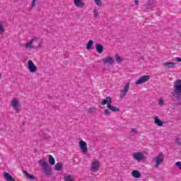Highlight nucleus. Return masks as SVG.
Returning <instances> with one entry per match:
<instances>
[{
	"mask_svg": "<svg viewBox=\"0 0 181 181\" xmlns=\"http://www.w3.org/2000/svg\"><path fill=\"white\" fill-rule=\"evenodd\" d=\"M172 95L174 97L181 96V80H177L175 81Z\"/></svg>",
	"mask_w": 181,
	"mask_h": 181,
	"instance_id": "obj_1",
	"label": "nucleus"
},
{
	"mask_svg": "<svg viewBox=\"0 0 181 181\" xmlns=\"http://www.w3.org/2000/svg\"><path fill=\"white\" fill-rule=\"evenodd\" d=\"M39 163H40L42 168L43 173L45 175V176L52 175V168L49 166V163H47V162L40 160Z\"/></svg>",
	"mask_w": 181,
	"mask_h": 181,
	"instance_id": "obj_2",
	"label": "nucleus"
},
{
	"mask_svg": "<svg viewBox=\"0 0 181 181\" xmlns=\"http://www.w3.org/2000/svg\"><path fill=\"white\" fill-rule=\"evenodd\" d=\"M163 159H165V156H163V153H159L158 156L154 158V160H156L155 168H156V169H159V165L163 163Z\"/></svg>",
	"mask_w": 181,
	"mask_h": 181,
	"instance_id": "obj_3",
	"label": "nucleus"
},
{
	"mask_svg": "<svg viewBox=\"0 0 181 181\" xmlns=\"http://www.w3.org/2000/svg\"><path fill=\"white\" fill-rule=\"evenodd\" d=\"M100 161L98 160H95L94 161L92 162V167H91V170L92 172H98V169H100Z\"/></svg>",
	"mask_w": 181,
	"mask_h": 181,
	"instance_id": "obj_4",
	"label": "nucleus"
},
{
	"mask_svg": "<svg viewBox=\"0 0 181 181\" xmlns=\"http://www.w3.org/2000/svg\"><path fill=\"white\" fill-rule=\"evenodd\" d=\"M149 78H151L150 76L144 75L136 81V84H144V83L148 81Z\"/></svg>",
	"mask_w": 181,
	"mask_h": 181,
	"instance_id": "obj_5",
	"label": "nucleus"
},
{
	"mask_svg": "<svg viewBox=\"0 0 181 181\" xmlns=\"http://www.w3.org/2000/svg\"><path fill=\"white\" fill-rule=\"evenodd\" d=\"M28 70H30V73H35L37 70V67L35 66V64L32 60H29L28 62Z\"/></svg>",
	"mask_w": 181,
	"mask_h": 181,
	"instance_id": "obj_6",
	"label": "nucleus"
},
{
	"mask_svg": "<svg viewBox=\"0 0 181 181\" xmlns=\"http://www.w3.org/2000/svg\"><path fill=\"white\" fill-rule=\"evenodd\" d=\"M12 107L17 112L21 111V107L19 106V101L17 100L16 98L13 99L11 101Z\"/></svg>",
	"mask_w": 181,
	"mask_h": 181,
	"instance_id": "obj_7",
	"label": "nucleus"
},
{
	"mask_svg": "<svg viewBox=\"0 0 181 181\" xmlns=\"http://www.w3.org/2000/svg\"><path fill=\"white\" fill-rule=\"evenodd\" d=\"M103 62L104 64H107V66H111L114 64V58L112 57H107L103 59Z\"/></svg>",
	"mask_w": 181,
	"mask_h": 181,
	"instance_id": "obj_8",
	"label": "nucleus"
},
{
	"mask_svg": "<svg viewBox=\"0 0 181 181\" xmlns=\"http://www.w3.org/2000/svg\"><path fill=\"white\" fill-rule=\"evenodd\" d=\"M79 146L81 148V151L83 153H87L88 148H87V143L83 140L79 141Z\"/></svg>",
	"mask_w": 181,
	"mask_h": 181,
	"instance_id": "obj_9",
	"label": "nucleus"
},
{
	"mask_svg": "<svg viewBox=\"0 0 181 181\" xmlns=\"http://www.w3.org/2000/svg\"><path fill=\"white\" fill-rule=\"evenodd\" d=\"M129 90V83H127L124 86V89L122 90V95H120V98H124V97L127 95V93H128Z\"/></svg>",
	"mask_w": 181,
	"mask_h": 181,
	"instance_id": "obj_10",
	"label": "nucleus"
},
{
	"mask_svg": "<svg viewBox=\"0 0 181 181\" xmlns=\"http://www.w3.org/2000/svg\"><path fill=\"white\" fill-rule=\"evenodd\" d=\"M176 65L174 62H164L163 63V66L165 69H175V66Z\"/></svg>",
	"mask_w": 181,
	"mask_h": 181,
	"instance_id": "obj_11",
	"label": "nucleus"
},
{
	"mask_svg": "<svg viewBox=\"0 0 181 181\" xmlns=\"http://www.w3.org/2000/svg\"><path fill=\"white\" fill-rule=\"evenodd\" d=\"M106 104L107 107H108V104H112V100L111 99V97L107 96L105 98V99L103 100L101 103V105H106Z\"/></svg>",
	"mask_w": 181,
	"mask_h": 181,
	"instance_id": "obj_12",
	"label": "nucleus"
},
{
	"mask_svg": "<svg viewBox=\"0 0 181 181\" xmlns=\"http://www.w3.org/2000/svg\"><path fill=\"white\" fill-rule=\"evenodd\" d=\"M36 40H37V38H33L29 42L25 44V47H26V49H33L35 47L33 46V42H36Z\"/></svg>",
	"mask_w": 181,
	"mask_h": 181,
	"instance_id": "obj_13",
	"label": "nucleus"
},
{
	"mask_svg": "<svg viewBox=\"0 0 181 181\" xmlns=\"http://www.w3.org/2000/svg\"><path fill=\"white\" fill-rule=\"evenodd\" d=\"M133 158L136 160L140 162V160H142L144 159V154L141 153H134L133 154Z\"/></svg>",
	"mask_w": 181,
	"mask_h": 181,
	"instance_id": "obj_14",
	"label": "nucleus"
},
{
	"mask_svg": "<svg viewBox=\"0 0 181 181\" xmlns=\"http://www.w3.org/2000/svg\"><path fill=\"white\" fill-rule=\"evenodd\" d=\"M74 4L77 8H84V3L81 0H74Z\"/></svg>",
	"mask_w": 181,
	"mask_h": 181,
	"instance_id": "obj_15",
	"label": "nucleus"
},
{
	"mask_svg": "<svg viewBox=\"0 0 181 181\" xmlns=\"http://www.w3.org/2000/svg\"><path fill=\"white\" fill-rule=\"evenodd\" d=\"M4 179L7 181H16L15 178L11 175L8 173H4Z\"/></svg>",
	"mask_w": 181,
	"mask_h": 181,
	"instance_id": "obj_16",
	"label": "nucleus"
},
{
	"mask_svg": "<svg viewBox=\"0 0 181 181\" xmlns=\"http://www.w3.org/2000/svg\"><path fill=\"white\" fill-rule=\"evenodd\" d=\"M95 49H96V52H98V53L101 54L104 51V46H103V45H101V44H96Z\"/></svg>",
	"mask_w": 181,
	"mask_h": 181,
	"instance_id": "obj_17",
	"label": "nucleus"
},
{
	"mask_svg": "<svg viewBox=\"0 0 181 181\" xmlns=\"http://www.w3.org/2000/svg\"><path fill=\"white\" fill-rule=\"evenodd\" d=\"M132 175L133 176V177H135L136 179H139V177H141V173H139V171L134 170L132 172Z\"/></svg>",
	"mask_w": 181,
	"mask_h": 181,
	"instance_id": "obj_18",
	"label": "nucleus"
},
{
	"mask_svg": "<svg viewBox=\"0 0 181 181\" xmlns=\"http://www.w3.org/2000/svg\"><path fill=\"white\" fill-rule=\"evenodd\" d=\"M107 108L108 110H110V111H112L113 112H118L119 111V108L115 106H112L111 104H108Z\"/></svg>",
	"mask_w": 181,
	"mask_h": 181,
	"instance_id": "obj_19",
	"label": "nucleus"
},
{
	"mask_svg": "<svg viewBox=\"0 0 181 181\" xmlns=\"http://www.w3.org/2000/svg\"><path fill=\"white\" fill-rule=\"evenodd\" d=\"M23 173L25 175V176L27 177L28 179H30V180H35V179H36V177L33 176V175L28 173V171L26 170H23Z\"/></svg>",
	"mask_w": 181,
	"mask_h": 181,
	"instance_id": "obj_20",
	"label": "nucleus"
},
{
	"mask_svg": "<svg viewBox=\"0 0 181 181\" xmlns=\"http://www.w3.org/2000/svg\"><path fill=\"white\" fill-rule=\"evenodd\" d=\"M154 122L158 125V127H163V122L159 119L158 117H154Z\"/></svg>",
	"mask_w": 181,
	"mask_h": 181,
	"instance_id": "obj_21",
	"label": "nucleus"
},
{
	"mask_svg": "<svg viewBox=\"0 0 181 181\" xmlns=\"http://www.w3.org/2000/svg\"><path fill=\"white\" fill-rule=\"evenodd\" d=\"M93 45H94V41L90 40L86 45L87 50H91V49H93Z\"/></svg>",
	"mask_w": 181,
	"mask_h": 181,
	"instance_id": "obj_22",
	"label": "nucleus"
},
{
	"mask_svg": "<svg viewBox=\"0 0 181 181\" xmlns=\"http://www.w3.org/2000/svg\"><path fill=\"white\" fill-rule=\"evenodd\" d=\"M48 158H49V165H51V166H53V165L56 163V160H54V158H53V156L52 155H49Z\"/></svg>",
	"mask_w": 181,
	"mask_h": 181,
	"instance_id": "obj_23",
	"label": "nucleus"
},
{
	"mask_svg": "<svg viewBox=\"0 0 181 181\" xmlns=\"http://www.w3.org/2000/svg\"><path fill=\"white\" fill-rule=\"evenodd\" d=\"M152 4H153V0H148L147 4H146V7L147 8V11H149V9H152Z\"/></svg>",
	"mask_w": 181,
	"mask_h": 181,
	"instance_id": "obj_24",
	"label": "nucleus"
},
{
	"mask_svg": "<svg viewBox=\"0 0 181 181\" xmlns=\"http://www.w3.org/2000/svg\"><path fill=\"white\" fill-rule=\"evenodd\" d=\"M63 168V165L62 164V163H57L56 165H55V170H62Z\"/></svg>",
	"mask_w": 181,
	"mask_h": 181,
	"instance_id": "obj_25",
	"label": "nucleus"
},
{
	"mask_svg": "<svg viewBox=\"0 0 181 181\" xmlns=\"http://www.w3.org/2000/svg\"><path fill=\"white\" fill-rule=\"evenodd\" d=\"M115 57L116 62H117L118 63H122L123 59L121 57V56H119V54H116Z\"/></svg>",
	"mask_w": 181,
	"mask_h": 181,
	"instance_id": "obj_26",
	"label": "nucleus"
},
{
	"mask_svg": "<svg viewBox=\"0 0 181 181\" xmlns=\"http://www.w3.org/2000/svg\"><path fill=\"white\" fill-rule=\"evenodd\" d=\"M64 180L65 181H74L73 177H71V175L65 176L64 177Z\"/></svg>",
	"mask_w": 181,
	"mask_h": 181,
	"instance_id": "obj_27",
	"label": "nucleus"
},
{
	"mask_svg": "<svg viewBox=\"0 0 181 181\" xmlns=\"http://www.w3.org/2000/svg\"><path fill=\"white\" fill-rule=\"evenodd\" d=\"M5 32V29L4 28V25L0 23V33H4Z\"/></svg>",
	"mask_w": 181,
	"mask_h": 181,
	"instance_id": "obj_28",
	"label": "nucleus"
},
{
	"mask_svg": "<svg viewBox=\"0 0 181 181\" xmlns=\"http://www.w3.org/2000/svg\"><path fill=\"white\" fill-rule=\"evenodd\" d=\"M93 15H94L95 18H98V10L95 9L93 11Z\"/></svg>",
	"mask_w": 181,
	"mask_h": 181,
	"instance_id": "obj_29",
	"label": "nucleus"
},
{
	"mask_svg": "<svg viewBox=\"0 0 181 181\" xmlns=\"http://www.w3.org/2000/svg\"><path fill=\"white\" fill-rule=\"evenodd\" d=\"M175 144H177V145L180 146L181 142H180V139L179 138H175Z\"/></svg>",
	"mask_w": 181,
	"mask_h": 181,
	"instance_id": "obj_30",
	"label": "nucleus"
},
{
	"mask_svg": "<svg viewBox=\"0 0 181 181\" xmlns=\"http://www.w3.org/2000/svg\"><path fill=\"white\" fill-rule=\"evenodd\" d=\"M104 114L105 115H111V112H110V110H108V109H105L104 110Z\"/></svg>",
	"mask_w": 181,
	"mask_h": 181,
	"instance_id": "obj_31",
	"label": "nucleus"
},
{
	"mask_svg": "<svg viewBox=\"0 0 181 181\" xmlns=\"http://www.w3.org/2000/svg\"><path fill=\"white\" fill-rule=\"evenodd\" d=\"M96 5H98V6H101L102 3H101V0H94Z\"/></svg>",
	"mask_w": 181,
	"mask_h": 181,
	"instance_id": "obj_32",
	"label": "nucleus"
},
{
	"mask_svg": "<svg viewBox=\"0 0 181 181\" xmlns=\"http://www.w3.org/2000/svg\"><path fill=\"white\" fill-rule=\"evenodd\" d=\"M175 165L177 166V168H180L181 170V162L180 161L175 163Z\"/></svg>",
	"mask_w": 181,
	"mask_h": 181,
	"instance_id": "obj_33",
	"label": "nucleus"
},
{
	"mask_svg": "<svg viewBox=\"0 0 181 181\" xmlns=\"http://www.w3.org/2000/svg\"><path fill=\"white\" fill-rule=\"evenodd\" d=\"M36 1H37V0H33V2L31 4V6L33 8H35V6H36Z\"/></svg>",
	"mask_w": 181,
	"mask_h": 181,
	"instance_id": "obj_34",
	"label": "nucleus"
},
{
	"mask_svg": "<svg viewBox=\"0 0 181 181\" xmlns=\"http://www.w3.org/2000/svg\"><path fill=\"white\" fill-rule=\"evenodd\" d=\"M164 103H165V101H163V100H160L158 101V104H159L160 105H163Z\"/></svg>",
	"mask_w": 181,
	"mask_h": 181,
	"instance_id": "obj_35",
	"label": "nucleus"
},
{
	"mask_svg": "<svg viewBox=\"0 0 181 181\" xmlns=\"http://www.w3.org/2000/svg\"><path fill=\"white\" fill-rule=\"evenodd\" d=\"M132 132H134V134H138V132H136V129H132Z\"/></svg>",
	"mask_w": 181,
	"mask_h": 181,
	"instance_id": "obj_36",
	"label": "nucleus"
},
{
	"mask_svg": "<svg viewBox=\"0 0 181 181\" xmlns=\"http://www.w3.org/2000/svg\"><path fill=\"white\" fill-rule=\"evenodd\" d=\"M176 60H177V62H181V58L180 57H177Z\"/></svg>",
	"mask_w": 181,
	"mask_h": 181,
	"instance_id": "obj_37",
	"label": "nucleus"
},
{
	"mask_svg": "<svg viewBox=\"0 0 181 181\" xmlns=\"http://www.w3.org/2000/svg\"><path fill=\"white\" fill-rule=\"evenodd\" d=\"M139 3V0H135V4H136V5H138Z\"/></svg>",
	"mask_w": 181,
	"mask_h": 181,
	"instance_id": "obj_38",
	"label": "nucleus"
},
{
	"mask_svg": "<svg viewBox=\"0 0 181 181\" xmlns=\"http://www.w3.org/2000/svg\"><path fill=\"white\" fill-rule=\"evenodd\" d=\"M0 78H2V76H1V74H0Z\"/></svg>",
	"mask_w": 181,
	"mask_h": 181,
	"instance_id": "obj_39",
	"label": "nucleus"
},
{
	"mask_svg": "<svg viewBox=\"0 0 181 181\" xmlns=\"http://www.w3.org/2000/svg\"><path fill=\"white\" fill-rule=\"evenodd\" d=\"M180 36H181V34H180Z\"/></svg>",
	"mask_w": 181,
	"mask_h": 181,
	"instance_id": "obj_40",
	"label": "nucleus"
}]
</instances>
